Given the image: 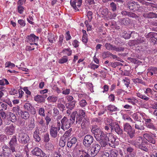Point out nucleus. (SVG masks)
Returning a JSON list of instances; mask_svg holds the SVG:
<instances>
[{"instance_id":"obj_60","label":"nucleus","mask_w":157,"mask_h":157,"mask_svg":"<svg viewBox=\"0 0 157 157\" xmlns=\"http://www.w3.org/2000/svg\"><path fill=\"white\" fill-rule=\"evenodd\" d=\"M79 157H90L89 154L88 152H86V151L82 150V154L80 155Z\"/></svg>"},{"instance_id":"obj_11","label":"nucleus","mask_w":157,"mask_h":157,"mask_svg":"<svg viewBox=\"0 0 157 157\" xmlns=\"http://www.w3.org/2000/svg\"><path fill=\"white\" fill-rule=\"evenodd\" d=\"M104 47L108 50L114 51L117 52L123 51L124 49L123 47H116L109 43H106L104 45Z\"/></svg>"},{"instance_id":"obj_18","label":"nucleus","mask_w":157,"mask_h":157,"mask_svg":"<svg viewBox=\"0 0 157 157\" xmlns=\"http://www.w3.org/2000/svg\"><path fill=\"white\" fill-rule=\"evenodd\" d=\"M146 42L145 38L141 36L139 37L136 39L132 40L131 41L132 44L134 45L140 44Z\"/></svg>"},{"instance_id":"obj_3","label":"nucleus","mask_w":157,"mask_h":157,"mask_svg":"<svg viewBox=\"0 0 157 157\" xmlns=\"http://www.w3.org/2000/svg\"><path fill=\"white\" fill-rule=\"evenodd\" d=\"M92 132L94 134L97 141H98L104 139H108L107 134L99 128L96 125L92 126L91 130Z\"/></svg>"},{"instance_id":"obj_6","label":"nucleus","mask_w":157,"mask_h":157,"mask_svg":"<svg viewBox=\"0 0 157 157\" xmlns=\"http://www.w3.org/2000/svg\"><path fill=\"white\" fill-rule=\"evenodd\" d=\"M17 139L19 142L23 144L28 143L30 141V138L28 135L24 132L19 133Z\"/></svg>"},{"instance_id":"obj_17","label":"nucleus","mask_w":157,"mask_h":157,"mask_svg":"<svg viewBox=\"0 0 157 157\" xmlns=\"http://www.w3.org/2000/svg\"><path fill=\"white\" fill-rule=\"evenodd\" d=\"M145 114L140 112H138L133 113L132 115V117L136 121H140L142 120V118L144 119V115Z\"/></svg>"},{"instance_id":"obj_51","label":"nucleus","mask_w":157,"mask_h":157,"mask_svg":"<svg viewBox=\"0 0 157 157\" xmlns=\"http://www.w3.org/2000/svg\"><path fill=\"white\" fill-rule=\"evenodd\" d=\"M72 131V129L70 128L67 131L63 137V138H65L66 139L69 136L71 135V132Z\"/></svg>"},{"instance_id":"obj_29","label":"nucleus","mask_w":157,"mask_h":157,"mask_svg":"<svg viewBox=\"0 0 157 157\" xmlns=\"http://www.w3.org/2000/svg\"><path fill=\"white\" fill-rule=\"evenodd\" d=\"M143 8L142 6L140 5L137 2H136L134 6V10L137 11L138 12H141L143 11Z\"/></svg>"},{"instance_id":"obj_63","label":"nucleus","mask_w":157,"mask_h":157,"mask_svg":"<svg viewBox=\"0 0 157 157\" xmlns=\"http://www.w3.org/2000/svg\"><path fill=\"white\" fill-rule=\"evenodd\" d=\"M109 10L108 9L106 8L103 9L101 12V13L105 17L107 15V13L108 12Z\"/></svg>"},{"instance_id":"obj_50","label":"nucleus","mask_w":157,"mask_h":157,"mask_svg":"<svg viewBox=\"0 0 157 157\" xmlns=\"http://www.w3.org/2000/svg\"><path fill=\"white\" fill-rule=\"evenodd\" d=\"M68 60V58L66 56H64L61 59H59V63H66Z\"/></svg>"},{"instance_id":"obj_20","label":"nucleus","mask_w":157,"mask_h":157,"mask_svg":"<svg viewBox=\"0 0 157 157\" xmlns=\"http://www.w3.org/2000/svg\"><path fill=\"white\" fill-rule=\"evenodd\" d=\"M111 137H112L113 139H110V140L108 138V139H105L104 140H101L100 141H98L102 147H105L108 145L107 143L106 142L107 140H108L109 141L110 140L112 144H113L115 142V138H113V136H111Z\"/></svg>"},{"instance_id":"obj_36","label":"nucleus","mask_w":157,"mask_h":157,"mask_svg":"<svg viewBox=\"0 0 157 157\" xmlns=\"http://www.w3.org/2000/svg\"><path fill=\"white\" fill-rule=\"evenodd\" d=\"M34 100L35 101L40 103L44 102L45 101L41 95H37L34 97Z\"/></svg>"},{"instance_id":"obj_56","label":"nucleus","mask_w":157,"mask_h":157,"mask_svg":"<svg viewBox=\"0 0 157 157\" xmlns=\"http://www.w3.org/2000/svg\"><path fill=\"white\" fill-rule=\"evenodd\" d=\"M0 110H5L6 109L7 105L6 103L0 102Z\"/></svg>"},{"instance_id":"obj_59","label":"nucleus","mask_w":157,"mask_h":157,"mask_svg":"<svg viewBox=\"0 0 157 157\" xmlns=\"http://www.w3.org/2000/svg\"><path fill=\"white\" fill-rule=\"evenodd\" d=\"M144 93L149 96H150L151 94H154L153 91L150 88H147L146 89Z\"/></svg>"},{"instance_id":"obj_54","label":"nucleus","mask_w":157,"mask_h":157,"mask_svg":"<svg viewBox=\"0 0 157 157\" xmlns=\"http://www.w3.org/2000/svg\"><path fill=\"white\" fill-rule=\"evenodd\" d=\"M127 59L128 60L130 61L132 63H134V64H137L140 62L139 60L134 58L128 57Z\"/></svg>"},{"instance_id":"obj_46","label":"nucleus","mask_w":157,"mask_h":157,"mask_svg":"<svg viewBox=\"0 0 157 157\" xmlns=\"http://www.w3.org/2000/svg\"><path fill=\"white\" fill-rule=\"evenodd\" d=\"M136 95L138 97L146 101L148 100L149 99V98L146 96L142 95L139 93H136Z\"/></svg>"},{"instance_id":"obj_37","label":"nucleus","mask_w":157,"mask_h":157,"mask_svg":"<svg viewBox=\"0 0 157 157\" xmlns=\"http://www.w3.org/2000/svg\"><path fill=\"white\" fill-rule=\"evenodd\" d=\"M109 155L111 157H117L118 155V151L115 149L109 151Z\"/></svg>"},{"instance_id":"obj_41","label":"nucleus","mask_w":157,"mask_h":157,"mask_svg":"<svg viewBox=\"0 0 157 157\" xmlns=\"http://www.w3.org/2000/svg\"><path fill=\"white\" fill-rule=\"evenodd\" d=\"M126 153L134 155V148L132 146H128L126 148Z\"/></svg>"},{"instance_id":"obj_61","label":"nucleus","mask_w":157,"mask_h":157,"mask_svg":"<svg viewBox=\"0 0 157 157\" xmlns=\"http://www.w3.org/2000/svg\"><path fill=\"white\" fill-rule=\"evenodd\" d=\"M123 118L124 120H127L132 122H134L133 121L128 115H124L123 116Z\"/></svg>"},{"instance_id":"obj_26","label":"nucleus","mask_w":157,"mask_h":157,"mask_svg":"<svg viewBox=\"0 0 157 157\" xmlns=\"http://www.w3.org/2000/svg\"><path fill=\"white\" fill-rule=\"evenodd\" d=\"M117 16V13L116 12L112 13L110 11H109L107 13V15L105 18L107 20L112 19L114 18Z\"/></svg>"},{"instance_id":"obj_7","label":"nucleus","mask_w":157,"mask_h":157,"mask_svg":"<svg viewBox=\"0 0 157 157\" xmlns=\"http://www.w3.org/2000/svg\"><path fill=\"white\" fill-rule=\"evenodd\" d=\"M76 112L75 114L76 117V124L80 125L82 120L85 116V113L84 111L82 109H80L78 111H75Z\"/></svg>"},{"instance_id":"obj_5","label":"nucleus","mask_w":157,"mask_h":157,"mask_svg":"<svg viewBox=\"0 0 157 157\" xmlns=\"http://www.w3.org/2000/svg\"><path fill=\"white\" fill-rule=\"evenodd\" d=\"M123 130L127 133L130 138L132 139L135 138V131L133 130L132 126L128 123H125L123 124Z\"/></svg>"},{"instance_id":"obj_31","label":"nucleus","mask_w":157,"mask_h":157,"mask_svg":"<svg viewBox=\"0 0 157 157\" xmlns=\"http://www.w3.org/2000/svg\"><path fill=\"white\" fill-rule=\"evenodd\" d=\"M125 100L127 101L128 103L133 105H135L136 103L138 101V100L133 97L126 98Z\"/></svg>"},{"instance_id":"obj_62","label":"nucleus","mask_w":157,"mask_h":157,"mask_svg":"<svg viewBox=\"0 0 157 157\" xmlns=\"http://www.w3.org/2000/svg\"><path fill=\"white\" fill-rule=\"evenodd\" d=\"M62 116L61 115H59L56 118V121L57 123V126H60V120L62 119Z\"/></svg>"},{"instance_id":"obj_32","label":"nucleus","mask_w":157,"mask_h":157,"mask_svg":"<svg viewBox=\"0 0 157 157\" xmlns=\"http://www.w3.org/2000/svg\"><path fill=\"white\" fill-rule=\"evenodd\" d=\"M20 115L21 118L25 120L28 119L30 116L29 113L26 111H22Z\"/></svg>"},{"instance_id":"obj_57","label":"nucleus","mask_w":157,"mask_h":157,"mask_svg":"<svg viewBox=\"0 0 157 157\" xmlns=\"http://www.w3.org/2000/svg\"><path fill=\"white\" fill-rule=\"evenodd\" d=\"M62 140H61L59 142V145L60 147H63L66 145V139L62 138Z\"/></svg>"},{"instance_id":"obj_58","label":"nucleus","mask_w":157,"mask_h":157,"mask_svg":"<svg viewBox=\"0 0 157 157\" xmlns=\"http://www.w3.org/2000/svg\"><path fill=\"white\" fill-rule=\"evenodd\" d=\"M43 139L44 141L45 142H48L49 141L50 138L49 135L48 133H45L43 135Z\"/></svg>"},{"instance_id":"obj_52","label":"nucleus","mask_w":157,"mask_h":157,"mask_svg":"<svg viewBox=\"0 0 157 157\" xmlns=\"http://www.w3.org/2000/svg\"><path fill=\"white\" fill-rule=\"evenodd\" d=\"M121 63L120 62H115L114 63L110 62L109 66H111L113 68H115L117 66L120 65Z\"/></svg>"},{"instance_id":"obj_33","label":"nucleus","mask_w":157,"mask_h":157,"mask_svg":"<svg viewBox=\"0 0 157 157\" xmlns=\"http://www.w3.org/2000/svg\"><path fill=\"white\" fill-rule=\"evenodd\" d=\"M136 140V146L139 145V144H142L143 143H145V144L147 143V142L146 140H145L141 136L139 137Z\"/></svg>"},{"instance_id":"obj_2","label":"nucleus","mask_w":157,"mask_h":157,"mask_svg":"<svg viewBox=\"0 0 157 157\" xmlns=\"http://www.w3.org/2000/svg\"><path fill=\"white\" fill-rule=\"evenodd\" d=\"M76 113L75 112H73L70 119L66 117H64L60 121V128L64 131L68 129L71 127V124H74L75 121Z\"/></svg>"},{"instance_id":"obj_44","label":"nucleus","mask_w":157,"mask_h":157,"mask_svg":"<svg viewBox=\"0 0 157 157\" xmlns=\"http://www.w3.org/2000/svg\"><path fill=\"white\" fill-rule=\"evenodd\" d=\"M145 143H142V144H139L138 145V147L141 150L144 151L146 152H147L148 151V149L147 147V146L144 144Z\"/></svg>"},{"instance_id":"obj_25","label":"nucleus","mask_w":157,"mask_h":157,"mask_svg":"<svg viewBox=\"0 0 157 157\" xmlns=\"http://www.w3.org/2000/svg\"><path fill=\"white\" fill-rule=\"evenodd\" d=\"M114 127V130L116 133L119 135L120 136L123 135V129L120 127V126L117 123L115 124Z\"/></svg>"},{"instance_id":"obj_55","label":"nucleus","mask_w":157,"mask_h":157,"mask_svg":"<svg viewBox=\"0 0 157 157\" xmlns=\"http://www.w3.org/2000/svg\"><path fill=\"white\" fill-rule=\"evenodd\" d=\"M57 107L62 112H63L65 110V106L63 104L61 103H59L57 104Z\"/></svg>"},{"instance_id":"obj_12","label":"nucleus","mask_w":157,"mask_h":157,"mask_svg":"<svg viewBox=\"0 0 157 157\" xmlns=\"http://www.w3.org/2000/svg\"><path fill=\"white\" fill-rule=\"evenodd\" d=\"M145 121V124L146 126L148 128L152 129L153 130H155L156 128L154 124L152 122V120L151 118H144Z\"/></svg>"},{"instance_id":"obj_21","label":"nucleus","mask_w":157,"mask_h":157,"mask_svg":"<svg viewBox=\"0 0 157 157\" xmlns=\"http://www.w3.org/2000/svg\"><path fill=\"white\" fill-rule=\"evenodd\" d=\"M143 16L144 18L149 19L157 18V14L153 12H150L148 13H144Z\"/></svg>"},{"instance_id":"obj_19","label":"nucleus","mask_w":157,"mask_h":157,"mask_svg":"<svg viewBox=\"0 0 157 157\" xmlns=\"http://www.w3.org/2000/svg\"><path fill=\"white\" fill-rule=\"evenodd\" d=\"M121 14L123 16H128L132 18L137 17L138 16L135 13L129 11H127L125 10H122L121 13Z\"/></svg>"},{"instance_id":"obj_47","label":"nucleus","mask_w":157,"mask_h":157,"mask_svg":"<svg viewBox=\"0 0 157 157\" xmlns=\"http://www.w3.org/2000/svg\"><path fill=\"white\" fill-rule=\"evenodd\" d=\"M135 2H136L133 1H131L128 2V5L129 8L131 10H134V6Z\"/></svg>"},{"instance_id":"obj_35","label":"nucleus","mask_w":157,"mask_h":157,"mask_svg":"<svg viewBox=\"0 0 157 157\" xmlns=\"http://www.w3.org/2000/svg\"><path fill=\"white\" fill-rule=\"evenodd\" d=\"M120 21L122 25H127L130 23V22L128 18H121L120 19Z\"/></svg>"},{"instance_id":"obj_30","label":"nucleus","mask_w":157,"mask_h":157,"mask_svg":"<svg viewBox=\"0 0 157 157\" xmlns=\"http://www.w3.org/2000/svg\"><path fill=\"white\" fill-rule=\"evenodd\" d=\"M47 37L49 42L51 43L56 41V36L54 34L48 33Z\"/></svg>"},{"instance_id":"obj_8","label":"nucleus","mask_w":157,"mask_h":157,"mask_svg":"<svg viewBox=\"0 0 157 157\" xmlns=\"http://www.w3.org/2000/svg\"><path fill=\"white\" fill-rule=\"evenodd\" d=\"M66 98L67 101L68 102V103L65 104L67 108H70L71 109H73L76 102V101L74 99L73 97L70 95L67 96Z\"/></svg>"},{"instance_id":"obj_9","label":"nucleus","mask_w":157,"mask_h":157,"mask_svg":"<svg viewBox=\"0 0 157 157\" xmlns=\"http://www.w3.org/2000/svg\"><path fill=\"white\" fill-rule=\"evenodd\" d=\"M94 140V137L92 135L90 134L86 135L84 137L83 144L86 147H89L93 143Z\"/></svg>"},{"instance_id":"obj_64","label":"nucleus","mask_w":157,"mask_h":157,"mask_svg":"<svg viewBox=\"0 0 157 157\" xmlns=\"http://www.w3.org/2000/svg\"><path fill=\"white\" fill-rule=\"evenodd\" d=\"M32 106L31 105L28 103H26L24 105V107L25 109L29 110L32 108Z\"/></svg>"},{"instance_id":"obj_22","label":"nucleus","mask_w":157,"mask_h":157,"mask_svg":"<svg viewBox=\"0 0 157 157\" xmlns=\"http://www.w3.org/2000/svg\"><path fill=\"white\" fill-rule=\"evenodd\" d=\"M147 75H152L154 74H157V68L153 67H150L148 69Z\"/></svg>"},{"instance_id":"obj_23","label":"nucleus","mask_w":157,"mask_h":157,"mask_svg":"<svg viewBox=\"0 0 157 157\" xmlns=\"http://www.w3.org/2000/svg\"><path fill=\"white\" fill-rule=\"evenodd\" d=\"M28 41L30 42L34 43L36 42V40H39V37L35 36L34 34H31L30 35L27 36Z\"/></svg>"},{"instance_id":"obj_24","label":"nucleus","mask_w":157,"mask_h":157,"mask_svg":"<svg viewBox=\"0 0 157 157\" xmlns=\"http://www.w3.org/2000/svg\"><path fill=\"white\" fill-rule=\"evenodd\" d=\"M134 123H135L134 127L135 129L141 131L144 130L145 128L141 121Z\"/></svg>"},{"instance_id":"obj_48","label":"nucleus","mask_w":157,"mask_h":157,"mask_svg":"<svg viewBox=\"0 0 157 157\" xmlns=\"http://www.w3.org/2000/svg\"><path fill=\"white\" fill-rule=\"evenodd\" d=\"M156 34V33H155L150 32L146 36V37L150 40L152 38L154 37Z\"/></svg>"},{"instance_id":"obj_1","label":"nucleus","mask_w":157,"mask_h":157,"mask_svg":"<svg viewBox=\"0 0 157 157\" xmlns=\"http://www.w3.org/2000/svg\"><path fill=\"white\" fill-rule=\"evenodd\" d=\"M9 147L7 145H4L2 147L3 152L5 155H9L14 152L17 153L19 150L21 145L17 143V137L16 135L12 136L9 142Z\"/></svg>"},{"instance_id":"obj_15","label":"nucleus","mask_w":157,"mask_h":157,"mask_svg":"<svg viewBox=\"0 0 157 157\" xmlns=\"http://www.w3.org/2000/svg\"><path fill=\"white\" fill-rule=\"evenodd\" d=\"M15 130V125L12 124L6 127L5 132L6 135H11L14 132Z\"/></svg>"},{"instance_id":"obj_10","label":"nucleus","mask_w":157,"mask_h":157,"mask_svg":"<svg viewBox=\"0 0 157 157\" xmlns=\"http://www.w3.org/2000/svg\"><path fill=\"white\" fill-rule=\"evenodd\" d=\"M60 126H57L56 127L52 126L50 131V133L51 137L56 138L58 140L59 137V134L58 132L60 130Z\"/></svg>"},{"instance_id":"obj_49","label":"nucleus","mask_w":157,"mask_h":157,"mask_svg":"<svg viewBox=\"0 0 157 157\" xmlns=\"http://www.w3.org/2000/svg\"><path fill=\"white\" fill-rule=\"evenodd\" d=\"M13 110L14 112L18 113V114L19 115H20V113L22 112V111L20 109V107L18 106L13 107Z\"/></svg>"},{"instance_id":"obj_34","label":"nucleus","mask_w":157,"mask_h":157,"mask_svg":"<svg viewBox=\"0 0 157 157\" xmlns=\"http://www.w3.org/2000/svg\"><path fill=\"white\" fill-rule=\"evenodd\" d=\"M133 33H134L132 32H131V33H130L129 32H127L125 31H124L122 33V36L124 39H128L130 38L131 36V34Z\"/></svg>"},{"instance_id":"obj_42","label":"nucleus","mask_w":157,"mask_h":157,"mask_svg":"<svg viewBox=\"0 0 157 157\" xmlns=\"http://www.w3.org/2000/svg\"><path fill=\"white\" fill-rule=\"evenodd\" d=\"M9 114L10 121L12 122H15L17 119L16 116L15 114L11 112H9Z\"/></svg>"},{"instance_id":"obj_28","label":"nucleus","mask_w":157,"mask_h":157,"mask_svg":"<svg viewBox=\"0 0 157 157\" xmlns=\"http://www.w3.org/2000/svg\"><path fill=\"white\" fill-rule=\"evenodd\" d=\"M107 109L108 111L112 112L119 110V109L117 107L111 104L107 106Z\"/></svg>"},{"instance_id":"obj_13","label":"nucleus","mask_w":157,"mask_h":157,"mask_svg":"<svg viewBox=\"0 0 157 157\" xmlns=\"http://www.w3.org/2000/svg\"><path fill=\"white\" fill-rule=\"evenodd\" d=\"M31 152L33 155L36 156L44 157L46 155V154L42 150L38 147H35L32 150Z\"/></svg>"},{"instance_id":"obj_16","label":"nucleus","mask_w":157,"mask_h":157,"mask_svg":"<svg viewBox=\"0 0 157 157\" xmlns=\"http://www.w3.org/2000/svg\"><path fill=\"white\" fill-rule=\"evenodd\" d=\"M143 137L146 140L153 144L156 143V141L152 137L151 134L148 133H145L143 134Z\"/></svg>"},{"instance_id":"obj_43","label":"nucleus","mask_w":157,"mask_h":157,"mask_svg":"<svg viewBox=\"0 0 157 157\" xmlns=\"http://www.w3.org/2000/svg\"><path fill=\"white\" fill-rule=\"evenodd\" d=\"M82 154V151L77 150L73 152L72 156L73 157H79L80 156V155H81Z\"/></svg>"},{"instance_id":"obj_39","label":"nucleus","mask_w":157,"mask_h":157,"mask_svg":"<svg viewBox=\"0 0 157 157\" xmlns=\"http://www.w3.org/2000/svg\"><path fill=\"white\" fill-rule=\"evenodd\" d=\"M117 4L114 2H112L109 5L110 10L113 12V13L115 12L117 10Z\"/></svg>"},{"instance_id":"obj_38","label":"nucleus","mask_w":157,"mask_h":157,"mask_svg":"<svg viewBox=\"0 0 157 157\" xmlns=\"http://www.w3.org/2000/svg\"><path fill=\"white\" fill-rule=\"evenodd\" d=\"M47 100L50 102H56L57 100V97L53 95L50 96L47 98Z\"/></svg>"},{"instance_id":"obj_40","label":"nucleus","mask_w":157,"mask_h":157,"mask_svg":"<svg viewBox=\"0 0 157 157\" xmlns=\"http://www.w3.org/2000/svg\"><path fill=\"white\" fill-rule=\"evenodd\" d=\"M62 52L64 55L70 56L71 55L72 50L70 48H65L63 49Z\"/></svg>"},{"instance_id":"obj_14","label":"nucleus","mask_w":157,"mask_h":157,"mask_svg":"<svg viewBox=\"0 0 157 157\" xmlns=\"http://www.w3.org/2000/svg\"><path fill=\"white\" fill-rule=\"evenodd\" d=\"M82 3V0H71V6L75 10H78V8L80 7Z\"/></svg>"},{"instance_id":"obj_45","label":"nucleus","mask_w":157,"mask_h":157,"mask_svg":"<svg viewBox=\"0 0 157 157\" xmlns=\"http://www.w3.org/2000/svg\"><path fill=\"white\" fill-rule=\"evenodd\" d=\"M79 105L81 107L84 109V108L87 106V103L85 100L82 99L79 101Z\"/></svg>"},{"instance_id":"obj_27","label":"nucleus","mask_w":157,"mask_h":157,"mask_svg":"<svg viewBox=\"0 0 157 157\" xmlns=\"http://www.w3.org/2000/svg\"><path fill=\"white\" fill-rule=\"evenodd\" d=\"M33 136L36 142H39L40 140V136L39 132L38 130L36 129L34 131Z\"/></svg>"},{"instance_id":"obj_4","label":"nucleus","mask_w":157,"mask_h":157,"mask_svg":"<svg viewBox=\"0 0 157 157\" xmlns=\"http://www.w3.org/2000/svg\"><path fill=\"white\" fill-rule=\"evenodd\" d=\"M101 148L100 145L98 144H93L90 148H89L86 152L89 154L90 157H94L99 152Z\"/></svg>"},{"instance_id":"obj_53","label":"nucleus","mask_w":157,"mask_h":157,"mask_svg":"<svg viewBox=\"0 0 157 157\" xmlns=\"http://www.w3.org/2000/svg\"><path fill=\"white\" fill-rule=\"evenodd\" d=\"M111 52L108 51L104 52L102 54V57L103 59L109 57L110 56Z\"/></svg>"}]
</instances>
